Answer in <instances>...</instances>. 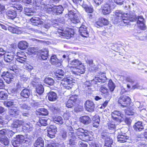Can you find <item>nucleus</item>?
<instances>
[{"label":"nucleus","instance_id":"nucleus-34","mask_svg":"<svg viewBox=\"0 0 147 147\" xmlns=\"http://www.w3.org/2000/svg\"><path fill=\"white\" fill-rule=\"evenodd\" d=\"M23 129L28 132L32 131L33 129L32 125L31 124H26L23 125Z\"/></svg>","mask_w":147,"mask_h":147},{"label":"nucleus","instance_id":"nucleus-16","mask_svg":"<svg viewBox=\"0 0 147 147\" xmlns=\"http://www.w3.org/2000/svg\"><path fill=\"white\" fill-rule=\"evenodd\" d=\"M15 55V54L13 52L8 53L4 55V60L7 62H12L13 60Z\"/></svg>","mask_w":147,"mask_h":147},{"label":"nucleus","instance_id":"nucleus-59","mask_svg":"<svg viewBox=\"0 0 147 147\" xmlns=\"http://www.w3.org/2000/svg\"><path fill=\"white\" fill-rule=\"evenodd\" d=\"M7 130V129H5L0 130V138L4 137V136L6 135Z\"/></svg>","mask_w":147,"mask_h":147},{"label":"nucleus","instance_id":"nucleus-48","mask_svg":"<svg viewBox=\"0 0 147 147\" xmlns=\"http://www.w3.org/2000/svg\"><path fill=\"white\" fill-rule=\"evenodd\" d=\"M9 68L11 70H12L15 72L17 71L18 67L15 64L10 63L9 66Z\"/></svg>","mask_w":147,"mask_h":147},{"label":"nucleus","instance_id":"nucleus-27","mask_svg":"<svg viewBox=\"0 0 147 147\" xmlns=\"http://www.w3.org/2000/svg\"><path fill=\"white\" fill-rule=\"evenodd\" d=\"M9 113L11 115L15 116L18 115L19 113V110L18 108L16 107H12L9 110Z\"/></svg>","mask_w":147,"mask_h":147},{"label":"nucleus","instance_id":"nucleus-35","mask_svg":"<svg viewBox=\"0 0 147 147\" xmlns=\"http://www.w3.org/2000/svg\"><path fill=\"white\" fill-rule=\"evenodd\" d=\"M6 14L9 18H15L16 17V13L13 10V11H9L7 12Z\"/></svg>","mask_w":147,"mask_h":147},{"label":"nucleus","instance_id":"nucleus-2","mask_svg":"<svg viewBox=\"0 0 147 147\" xmlns=\"http://www.w3.org/2000/svg\"><path fill=\"white\" fill-rule=\"evenodd\" d=\"M34 8L36 9H39L40 5V9L42 12L47 13V12L51 11L52 9L51 8L50 5H47L45 3L43 0H37L33 2Z\"/></svg>","mask_w":147,"mask_h":147},{"label":"nucleus","instance_id":"nucleus-29","mask_svg":"<svg viewBox=\"0 0 147 147\" xmlns=\"http://www.w3.org/2000/svg\"><path fill=\"white\" fill-rule=\"evenodd\" d=\"M30 90L26 88L23 89L21 91L20 94L21 96L26 98H28L30 95Z\"/></svg>","mask_w":147,"mask_h":147},{"label":"nucleus","instance_id":"nucleus-39","mask_svg":"<svg viewBox=\"0 0 147 147\" xmlns=\"http://www.w3.org/2000/svg\"><path fill=\"white\" fill-rule=\"evenodd\" d=\"M106 79V78L105 76H104L102 78L101 76H99V77H95L94 79H93V81H95V83H96L97 82H104V81Z\"/></svg>","mask_w":147,"mask_h":147},{"label":"nucleus","instance_id":"nucleus-24","mask_svg":"<svg viewBox=\"0 0 147 147\" xmlns=\"http://www.w3.org/2000/svg\"><path fill=\"white\" fill-rule=\"evenodd\" d=\"M48 99L49 100L54 101L56 100L57 96L56 93L53 92H50L48 94Z\"/></svg>","mask_w":147,"mask_h":147},{"label":"nucleus","instance_id":"nucleus-43","mask_svg":"<svg viewBox=\"0 0 147 147\" xmlns=\"http://www.w3.org/2000/svg\"><path fill=\"white\" fill-rule=\"evenodd\" d=\"M30 21L33 25L34 26H37L39 24H42L43 22L40 20V19L36 20L35 19H30Z\"/></svg>","mask_w":147,"mask_h":147},{"label":"nucleus","instance_id":"nucleus-6","mask_svg":"<svg viewBox=\"0 0 147 147\" xmlns=\"http://www.w3.org/2000/svg\"><path fill=\"white\" fill-rule=\"evenodd\" d=\"M114 3L112 2H109L102 5V12L105 15L109 14L112 9L115 8Z\"/></svg>","mask_w":147,"mask_h":147},{"label":"nucleus","instance_id":"nucleus-10","mask_svg":"<svg viewBox=\"0 0 147 147\" xmlns=\"http://www.w3.org/2000/svg\"><path fill=\"white\" fill-rule=\"evenodd\" d=\"M57 127L55 126H51L47 129V136L51 138H54L57 132Z\"/></svg>","mask_w":147,"mask_h":147},{"label":"nucleus","instance_id":"nucleus-42","mask_svg":"<svg viewBox=\"0 0 147 147\" xmlns=\"http://www.w3.org/2000/svg\"><path fill=\"white\" fill-rule=\"evenodd\" d=\"M45 83L49 85H53L54 83V80L52 78H46L45 80Z\"/></svg>","mask_w":147,"mask_h":147},{"label":"nucleus","instance_id":"nucleus-32","mask_svg":"<svg viewBox=\"0 0 147 147\" xmlns=\"http://www.w3.org/2000/svg\"><path fill=\"white\" fill-rule=\"evenodd\" d=\"M35 144L36 147H43L44 142L42 138H38L36 141Z\"/></svg>","mask_w":147,"mask_h":147},{"label":"nucleus","instance_id":"nucleus-5","mask_svg":"<svg viewBox=\"0 0 147 147\" xmlns=\"http://www.w3.org/2000/svg\"><path fill=\"white\" fill-rule=\"evenodd\" d=\"M76 134L78 138L82 141H86L91 140V138L88 133L84 132V130L82 128L77 129Z\"/></svg>","mask_w":147,"mask_h":147},{"label":"nucleus","instance_id":"nucleus-21","mask_svg":"<svg viewBox=\"0 0 147 147\" xmlns=\"http://www.w3.org/2000/svg\"><path fill=\"white\" fill-rule=\"evenodd\" d=\"M133 127L134 129L137 131H141L144 129V126L142 122L140 121L136 123Z\"/></svg>","mask_w":147,"mask_h":147},{"label":"nucleus","instance_id":"nucleus-52","mask_svg":"<svg viewBox=\"0 0 147 147\" xmlns=\"http://www.w3.org/2000/svg\"><path fill=\"white\" fill-rule=\"evenodd\" d=\"M108 86L110 90L111 91H113L115 87V85L114 83L111 80H110L109 81Z\"/></svg>","mask_w":147,"mask_h":147},{"label":"nucleus","instance_id":"nucleus-38","mask_svg":"<svg viewBox=\"0 0 147 147\" xmlns=\"http://www.w3.org/2000/svg\"><path fill=\"white\" fill-rule=\"evenodd\" d=\"M38 112L39 113V115H40L45 116L48 114V111L47 110L44 108H42L38 109Z\"/></svg>","mask_w":147,"mask_h":147},{"label":"nucleus","instance_id":"nucleus-15","mask_svg":"<svg viewBox=\"0 0 147 147\" xmlns=\"http://www.w3.org/2000/svg\"><path fill=\"white\" fill-rule=\"evenodd\" d=\"M102 138L105 140L104 147H113V140L109 136H102Z\"/></svg>","mask_w":147,"mask_h":147},{"label":"nucleus","instance_id":"nucleus-55","mask_svg":"<svg viewBox=\"0 0 147 147\" xmlns=\"http://www.w3.org/2000/svg\"><path fill=\"white\" fill-rule=\"evenodd\" d=\"M23 63L24 64V68L26 69L28 71H30L32 69V66H31L30 64L26 63H25V62Z\"/></svg>","mask_w":147,"mask_h":147},{"label":"nucleus","instance_id":"nucleus-63","mask_svg":"<svg viewBox=\"0 0 147 147\" xmlns=\"http://www.w3.org/2000/svg\"><path fill=\"white\" fill-rule=\"evenodd\" d=\"M14 134V133L11 130L7 129V134L6 135H7L9 137H10L12 136Z\"/></svg>","mask_w":147,"mask_h":147},{"label":"nucleus","instance_id":"nucleus-30","mask_svg":"<svg viewBox=\"0 0 147 147\" xmlns=\"http://www.w3.org/2000/svg\"><path fill=\"white\" fill-rule=\"evenodd\" d=\"M80 121L83 123L88 124L91 122L90 118L88 116L85 115L82 117L80 118Z\"/></svg>","mask_w":147,"mask_h":147},{"label":"nucleus","instance_id":"nucleus-37","mask_svg":"<svg viewBox=\"0 0 147 147\" xmlns=\"http://www.w3.org/2000/svg\"><path fill=\"white\" fill-rule=\"evenodd\" d=\"M53 120L57 124H62L63 123V119L61 117L57 116L53 117Z\"/></svg>","mask_w":147,"mask_h":147},{"label":"nucleus","instance_id":"nucleus-11","mask_svg":"<svg viewBox=\"0 0 147 147\" xmlns=\"http://www.w3.org/2000/svg\"><path fill=\"white\" fill-rule=\"evenodd\" d=\"M50 7L52 9V11H51L47 12V13H52L53 14H54L53 13H55V14L56 13V15H58L60 14L63 11V8L61 5L55 6L54 7Z\"/></svg>","mask_w":147,"mask_h":147},{"label":"nucleus","instance_id":"nucleus-1","mask_svg":"<svg viewBox=\"0 0 147 147\" xmlns=\"http://www.w3.org/2000/svg\"><path fill=\"white\" fill-rule=\"evenodd\" d=\"M69 67L71 68V71L72 74L80 75L85 71V67L82 62L78 59H74L71 61Z\"/></svg>","mask_w":147,"mask_h":147},{"label":"nucleus","instance_id":"nucleus-26","mask_svg":"<svg viewBox=\"0 0 147 147\" xmlns=\"http://www.w3.org/2000/svg\"><path fill=\"white\" fill-rule=\"evenodd\" d=\"M62 22V24H63L64 23V19H53L52 22L51 24L54 27H56L58 25H61V22Z\"/></svg>","mask_w":147,"mask_h":147},{"label":"nucleus","instance_id":"nucleus-18","mask_svg":"<svg viewBox=\"0 0 147 147\" xmlns=\"http://www.w3.org/2000/svg\"><path fill=\"white\" fill-rule=\"evenodd\" d=\"M3 78L7 83H9L12 81L13 77L11 74L7 72L3 75Z\"/></svg>","mask_w":147,"mask_h":147},{"label":"nucleus","instance_id":"nucleus-61","mask_svg":"<svg viewBox=\"0 0 147 147\" xmlns=\"http://www.w3.org/2000/svg\"><path fill=\"white\" fill-rule=\"evenodd\" d=\"M60 135L61 136L62 138L65 140L67 137V132L66 131H62L61 132Z\"/></svg>","mask_w":147,"mask_h":147},{"label":"nucleus","instance_id":"nucleus-14","mask_svg":"<svg viewBox=\"0 0 147 147\" xmlns=\"http://www.w3.org/2000/svg\"><path fill=\"white\" fill-rule=\"evenodd\" d=\"M76 96H72L69 97V99L66 102V106L68 108H70L72 107L74 105L77 100Z\"/></svg>","mask_w":147,"mask_h":147},{"label":"nucleus","instance_id":"nucleus-41","mask_svg":"<svg viewBox=\"0 0 147 147\" xmlns=\"http://www.w3.org/2000/svg\"><path fill=\"white\" fill-rule=\"evenodd\" d=\"M64 74V71L62 69H58L56 71L55 75L58 78H61V77L63 76Z\"/></svg>","mask_w":147,"mask_h":147},{"label":"nucleus","instance_id":"nucleus-58","mask_svg":"<svg viewBox=\"0 0 147 147\" xmlns=\"http://www.w3.org/2000/svg\"><path fill=\"white\" fill-rule=\"evenodd\" d=\"M108 128L109 129H114L115 125L114 123L113 122L109 123L107 124Z\"/></svg>","mask_w":147,"mask_h":147},{"label":"nucleus","instance_id":"nucleus-4","mask_svg":"<svg viewBox=\"0 0 147 147\" xmlns=\"http://www.w3.org/2000/svg\"><path fill=\"white\" fill-rule=\"evenodd\" d=\"M61 29H59L58 32L59 34V36L62 38H69L73 36L74 31L73 29L69 28H67L65 30L63 28H61Z\"/></svg>","mask_w":147,"mask_h":147},{"label":"nucleus","instance_id":"nucleus-9","mask_svg":"<svg viewBox=\"0 0 147 147\" xmlns=\"http://www.w3.org/2000/svg\"><path fill=\"white\" fill-rule=\"evenodd\" d=\"M129 137L127 136L126 134L122 133L121 131H119L117 136V141L118 142L123 143L126 141Z\"/></svg>","mask_w":147,"mask_h":147},{"label":"nucleus","instance_id":"nucleus-33","mask_svg":"<svg viewBox=\"0 0 147 147\" xmlns=\"http://www.w3.org/2000/svg\"><path fill=\"white\" fill-rule=\"evenodd\" d=\"M28 43L25 41L20 42L18 45V47L20 49L24 50L28 47Z\"/></svg>","mask_w":147,"mask_h":147},{"label":"nucleus","instance_id":"nucleus-12","mask_svg":"<svg viewBox=\"0 0 147 147\" xmlns=\"http://www.w3.org/2000/svg\"><path fill=\"white\" fill-rule=\"evenodd\" d=\"M85 105L86 109L87 111L90 112L94 111L95 105L92 101L89 100H87L85 103Z\"/></svg>","mask_w":147,"mask_h":147},{"label":"nucleus","instance_id":"nucleus-13","mask_svg":"<svg viewBox=\"0 0 147 147\" xmlns=\"http://www.w3.org/2000/svg\"><path fill=\"white\" fill-rule=\"evenodd\" d=\"M16 58L17 61L21 63H24L26 60V57L24 55V53L22 52H19L17 53Z\"/></svg>","mask_w":147,"mask_h":147},{"label":"nucleus","instance_id":"nucleus-44","mask_svg":"<svg viewBox=\"0 0 147 147\" xmlns=\"http://www.w3.org/2000/svg\"><path fill=\"white\" fill-rule=\"evenodd\" d=\"M36 91L39 94H42L44 92V88L42 85L40 84H38L36 88Z\"/></svg>","mask_w":147,"mask_h":147},{"label":"nucleus","instance_id":"nucleus-17","mask_svg":"<svg viewBox=\"0 0 147 147\" xmlns=\"http://www.w3.org/2000/svg\"><path fill=\"white\" fill-rule=\"evenodd\" d=\"M134 19L136 21H137L138 26L140 29L142 30H145L146 29V27L145 24V21L144 19Z\"/></svg>","mask_w":147,"mask_h":147},{"label":"nucleus","instance_id":"nucleus-56","mask_svg":"<svg viewBox=\"0 0 147 147\" xmlns=\"http://www.w3.org/2000/svg\"><path fill=\"white\" fill-rule=\"evenodd\" d=\"M7 98V95L4 91H0V99L4 100Z\"/></svg>","mask_w":147,"mask_h":147},{"label":"nucleus","instance_id":"nucleus-31","mask_svg":"<svg viewBox=\"0 0 147 147\" xmlns=\"http://www.w3.org/2000/svg\"><path fill=\"white\" fill-rule=\"evenodd\" d=\"M79 15L78 13H74L71 11L69 12L68 14H66L65 16L66 18H78Z\"/></svg>","mask_w":147,"mask_h":147},{"label":"nucleus","instance_id":"nucleus-23","mask_svg":"<svg viewBox=\"0 0 147 147\" xmlns=\"http://www.w3.org/2000/svg\"><path fill=\"white\" fill-rule=\"evenodd\" d=\"M82 7L87 12L91 13L93 11L94 9L92 5L89 6L84 2L82 3Z\"/></svg>","mask_w":147,"mask_h":147},{"label":"nucleus","instance_id":"nucleus-60","mask_svg":"<svg viewBox=\"0 0 147 147\" xmlns=\"http://www.w3.org/2000/svg\"><path fill=\"white\" fill-rule=\"evenodd\" d=\"M130 19H123L122 20V22L127 25L130 24L129 23L130 21H134V19H133L134 20L132 19H131V20H130Z\"/></svg>","mask_w":147,"mask_h":147},{"label":"nucleus","instance_id":"nucleus-50","mask_svg":"<svg viewBox=\"0 0 147 147\" xmlns=\"http://www.w3.org/2000/svg\"><path fill=\"white\" fill-rule=\"evenodd\" d=\"M67 129L69 131V136H72L73 135H76V134L75 133L71 125L67 127Z\"/></svg>","mask_w":147,"mask_h":147},{"label":"nucleus","instance_id":"nucleus-64","mask_svg":"<svg viewBox=\"0 0 147 147\" xmlns=\"http://www.w3.org/2000/svg\"><path fill=\"white\" fill-rule=\"evenodd\" d=\"M69 21H70L74 24L78 23L80 22L79 19H68Z\"/></svg>","mask_w":147,"mask_h":147},{"label":"nucleus","instance_id":"nucleus-47","mask_svg":"<svg viewBox=\"0 0 147 147\" xmlns=\"http://www.w3.org/2000/svg\"><path fill=\"white\" fill-rule=\"evenodd\" d=\"M11 7H13L12 9L15 11L17 10L22 11L23 8L21 4H14Z\"/></svg>","mask_w":147,"mask_h":147},{"label":"nucleus","instance_id":"nucleus-22","mask_svg":"<svg viewBox=\"0 0 147 147\" xmlns=\"http://www.w3.org/2000/svg\"><path fill=\"white\" fill-rule=\"evenodd\" d=\"M109 24L108 21L107 19H98L95 23V25L99 26L104 25H107Z\"/></svg>","mask_w":147,"mask_h":147},{"label":"nucleus","instance_id":"nucleus-53","mask_svg":"<svg viewBox=\"0 0 147 147\" xmlns=\"http://www.w3.org/2000/svg\"><path fill=\"white\" fill-rule=\"evenodd\" d=\"M4 104L7 107H9L12 106H16L15 103L13 100L5 102Z\"/></svg>","mask_w":147,"mask_h":147},{"label":"nucleus","instance_id":"nucleus-62","mask_svg":"<svg viewBox=\"0 0 147 147\" xmlns=\"http://www.w3.org/2000/svg\"><path fill=\"white\" fill-rule=\"evenodd\" d=\"M12 144L13 146L17 147L20 144L19 142L17 141L16 140H13L12 141Z\"/></svg>","mask_w":147,"mask_h":147},{"label":"nucleus","instance_id":"nucleus-25","mask_svg":"<svg viewBox=\"0 0 147 147\" xmlns=\"http://www.w3.org/2000/svg\"><path fill=\"white\" fill-rule=\"evenodd\" d=\"M24 122L23 121L18 120H14L11 125L12 127L17 128L20 126L21 125H24Z\"/></svg>","mask_w":147,"mask_h":147},{"label":"nucleus","instance_id":"nucleus-45","mask_svg":"<svg viewBox=\"0 0 147 147\" xmlns=\"http://www.w3.org/2000/svg\"><path fill=\"white\" fill-rule=\"evenodd\" d=\"M24 11L25 14L28 16L33 15V12H34L33 11L31 8L27 7L24 8Z\"/></svg>","mask_w":147,"mask_h":147},{"label":"nucleus","instance_id":"nucleus-19","mask_svg":"<svg viewBox=\"0 0 147 147\" xmlns=\"http://www.w3.org/2000/svg\"><path fill=\"white\" fill-rule=\"evenodd\" d=\"M50 61L51 64L55 65L56 66H59L61 65V63L59 61L56 55H53L51 57Z\"/></svg>","mask_w":147,"mask_h":147},{"label":"nucleus","instance_id":"nucleus-3","mask_svg":"<svg viewBox=\"0 0 147 147\" xmlns=\"http://www.w3.org/2000/svg\"><path fill=\"white\" fill-rule=\"evenodd\" d=\"M113 15L117 18H144L142 16H138L137 17L136 15L134 13L130 11L129 13H123L122 11L119 10H117L113 13Z\"/></svg>","mask_w":147,"mask_h":147},{"label":"nucleus","instance_id":"nucleus-46","mask_svg":"<svg viewBox=\"0 0 147 147\" xmlns=\"http://www.w3.org/2000/svg\"><path fill=\"white\" fill-rule=\"evenodd\" d=\"M71 80L66 78L62 79L61 82V84L63 85V86L65 87L66 86V85H68V84H71Z\"/></svg>","mask_w":147,"mask_h":147},{"label":"nucleus","instance_id":"nucleus-54","mask_svg":"<svg viewBox=\"0 0 147 147\" xmlns=\"http://www.w3.org/2000/svg\"><path fill=\"white\" fill-rule=\"evenodd\" d=\"M1 142L5 145H7L9 143V141L8 139L7 138H4V137L0 138Z\"/></svg>","mask_w":147,"mask_h":147},{"label":"nucleus","instance_id":"nucleus-7","mask_svg":"<svg viewBox=\"0 0 147 147\" xmlns=\"http://www.w3.org/2000/svg\"><path fill=\"white\" fill-rule=\"evenodd\" d=\"M130 101L131 99L129 96L121 95L119 98L118 102L120 104L121 106L125 107L129 104Z\"/></svg>","mask_w":147,"mask_h":147},{"label":"nucleus","instance_id":"nucleus-40","mask_svg":"<svg viewBox=\"0 0 147 147\" xmlns=\"http://www.w3.org/2000/svg\"><path fill=\"white\" fill-rule=\"evenodd\" d=\"M38 52L37 48L34 47L28 48V53L29 55H34L36 54Z\"/></svg>","mask_w":147,"mask_h":147},{"label":"nucleus","instance_id":"nucleus-36","mask_svg":"<svg viewBox=\"0 0 147 147\" xmlns=\"http://www.w3.org/2000/svg\"><path fill=\"white\" fill-rule=\"evenodd\" d=\"M47 118H43L40 119L39 122H37V125L39 126H46L47 125Z\"/></svg>","mask_w":147,"mask_h":147},{"label":"nucleus","instance_id":"nucleus-8","mask_svg":"<svg viewBox=\"0 0 147 147\" xmlns=\"http://www.w3.org/2000/svg\"><path fill=\"white\" fill-rule=\"evenodd\" d=\"M111 118L115 121L121 122L123 115L121 112L115 110L112 112L111 113Z\"/></svg>","mask_w":147,"mask_h":147},{"label":"nucleus","instance_id":"nucleus-57","mask_svg":"<svg viewBox=\"0 0 147 147\" xmlns=\"http://www.w3.org/2000/svg\"><path fill=\"white\" fill-rule=\"evenodd\" d=\"M89 144L90 146V147H101V145L100 144L95 143L93 142H89Z\"/></svg>","mask_w":147,"mask_h":147},{"label":"nucleus","instance_id":"nucleus-20","mask_svg":"<svg viewBox=\"0 0 147 147\" xmlns=\"http://www.w3.org/2000/svg\"><path fill=\"white\" fill-rule=\"evenodd\" d=\"M80 34L83 37H87L88 36V33L86 27L85 26H81L79 29Z\"/></svg>","mask_w":147,"mask_h":147},{"label":"nucleus","instance_id":"nucleus-51","mask_svg":"<svg viewBox=\"0 0 147 147\" xmlns=\"http://www.w3.org/2000/svg\"><path fill=\"white\" fill-rule=\"evenodd\" d=\"M24 137L22 135H18L16 136L15 140L19 142L20 144L22 142L24 141Z\"/></svg>","mask_w":147,"mask_h":147},{"label":"nucleus","instance_id":"nucleus-28","mask_svg":"<svg viewBox=\"0 0 147 147\" xmlns=\"http://www.w3.org/2000/svg\"><path fill=\"white\" fill-rule=\"evenodd\" d=\"M69 144L70 145L73 147H75L76 143V135L72 136H69Z\"/></svg>","mask_w":147,"mask_h":147},{"label":"nucleus","instance_id":"nucleus-49","mask_svg":"<svg viewBox=\"0 0 147 147\" xmlns=\"http://www.w3.org/2000/svg\"><path fill=\"white\" fill-rule=\"evenodd\" d=\"M100 90L101 92L103 93L104 94H106L107 95H108L109 94L108 89L105 86H102L100 88Z\"/></svg>","mask_w":147,"mask_h":147}]
</instances>
